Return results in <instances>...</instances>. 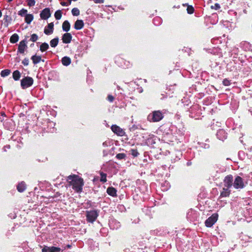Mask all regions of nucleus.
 <instances>
[{"label":"nucleus","instance_id":"nucleus-45","mask_svg":"<svg viewBox=\"0 0 252 252\" xmlns=\"http://www.w3.org/2000/svg\"><path fill=\"white\" fill-rule=\"evenodd\" d=\"M2 16V13L1 12V11L0 10V18Z\"/></svg>","mask_w":252,"mask_h":252},{"label":"nucleus","instance_id":"nucleus-13","mask_svg":"<svg viewBox=\"0 0 252 252\" xmlns=\"http://www.w3.org/2000/svg\"><path fill=\"white\" fill-rule=\"evenodd\" d=\"M54 24L53 23H49L47 27H45L44 32L47 35H50L53 32Z\"/></svg>","mask_w":252,"mask_h":252},{"label":"nucleus","instance_id":"nucleus-2","mask_svg":"<svg viewBox=\"0 0 252 252\" xmlns=\"http://www.w3.org/2000/svg\"><path fill=\"white\" fill-rule=\"evenodd\" d=\"M99 215V211L97 210L86 211V217L87 222L93 223L96 220Z\"/></svg>","mask_w":252,"mask_h":252},{"label":"nucleus","instance_id":"nucleus-44","mask_svg":"<svg viewBox=\"0 0 252 252\" xmlns=\"http://www.w3.org/2000/svg\"><path fill=\"white\" fill-rule=\"evenodd\" d=\"M1 116H5V114L4 112H1Z\"/></svg>","mask_w":252,"mask_h":252},{"label":"nucleus","instance_id":"nucleus-41","mask_svg":"<svg viewBox=\"0 0 252 252\" xmlns=\"http://www.w3.org/2000/svg\"><path fill=\"white\" fill-rule=\"evenodd\" d=\"M95 3H102L104 2V0H94Z\"/></svg>","mask_w":252,"mask_h":252},{"label":"nucleus","instance_id":"nucleus-12","mask_svg":"<svg viewBox=\"0 0 252 252\" xmlns=\"http://www.w3.org/2000/svg\"><path fill=\"white\" fill-rule=\"evenodd\" d=\"M27 47V46L26 41L25 40H22L19 43L18 51L20 53L23 54Z\"/></svg>","mask_w":252,"mask_h":252},{"label":"nucleus","instance_id":"nucleus-20","mask_svg":"<svg viewBox=\"0 0 252 252\" xmlns=\"http://www.w3.org/2000/svg\"><path fill=\"white\" fill-rule=\"evenodd\" d=\"M33 19V16L31 14H26L25 21L26 23L30 24Z\"/></svg>","mask_w":252,"mask_h":252},{"label":"nucleus","instance_id":"nucleus-32","mask_svg":"<svg viewBox=\"0 0 252 252\" xmlns=\"http://www.w3.org/2000/svg\"><path fill=\"white\" fill-rule=\"evenodd\" d=\"M27 10L25 9H22L20 11H19V15H21V16H24L26 15V14H28L27 13Z\"/></svg>","mask_w":252,"mask_h":252},{"label":"nucleus","instance_id":"nucleus-24","mask_svg":"<svg viewBox=\"0 0 252 252\" xmlns=\"http://www.w3.org/2000/svg\"><path fill=\"white\" fill-rule=\"evenodd\" d=\"M100 181L103 183L107 181V174L103 172L100 173Z\"/></svg>","mask_w":252,"mask_h":252},{"label":"nucleus","instance_id":"nucleus-8","mask_svg":"<svg viewBox=\"0 0 252 252\" xmlns=\"http://www.w3.org/2000/svg\"><path fill=\"white\" fill-rule=\"evenodd\" d=\"M111 129L115 134L119 136H123L126 133L124 129L116 125H112Z\"/></svg>","mask_w":252,"mask_h":252},{"label":"nucleus","instance_id":"nucleus-22","mask_svg":"<svg viewBox=\"0 0 252 252\" xmlns=\"http://www.w3.org/2000/svg\"><path fill=\"white\" fill-rule=\"evenodd\" d=\"M19 40V36L16 33L13 34L10 38V41L11 43H15L17 42Z\"/></svg>","mask_w":252,"mask_h":252},{"label":"nucleus","instance_id":"nucleus-40","mask_svg":"<svg viewBox=\"0 0 252 252\" xmlns=\"http://www.w3.org/2000/svg\"><path fill=\"white\" fill-rule=\"evenodd\" d=\"M107 99L110 102H112L114 99V97L113 95H108Z\"/></svg>","mask_w":252,"mask_h":252},{"label":"nucleus","instance_id":"nucleus-6","mask_svg":"<svg viewBox=\"0 0 252 252\" xmlns=\"http://www.w3.org/2000/svg\"><path fill=\"white\" fill-rule=\"evenodd\" d=\"M223 186L229 188L233 186V177L231 174L226 176L223 180Z\"/></svg>","mask_w":252,"mask_h":252},{"label":"nucleus","instance_id":"nucleus-42","mask_svg":"<svg viewBox=\"0 0 252 252\" xmlns=\"http://www.w3.org/2000/svg\"><path fill=\"white\" fill-rule=\"evenodd\" d=\"M61 5H62V6H68V4H67L66 2H63V1L61 2ZM69 4H70L69 3Z\"/></svg>","mask_w":252,"mask_h":252},{"label":"nucleus","instance_id":"nucleus-37","mask_svg":"<svg viewBox=\"0 0 252 252\" xmlns=\"http://www.w3.org/2000/svg\"><path fill=\"white\" fill-rule=\"evenodd\" d=\"M223 84L224 86H228L230 84V82L228 79H225L223 81Z\"/></svg>","mask_w":252,"mask_h":252},{"label":"nucleus","instance_id":"nucleus-19","mask_svg":"<svg viewBox=\"0 0 252 252\" xmlns=\"http://www.w3.org/2000/svg\"><path fill=\"white\" fill-rule=\"evenodd\" d=\"M62 62L63 65L68 66L71 63V59L68 57H64L62 58Z\"/></svg>","mask_w":252,"mask_h":252},{"label":"nucleus","instance_id":"nucleus-28","mask_svg":"<svg viewBox=\"0 0 252 252\" xmlns=\"http://www.w3.org/2000/svg\"><path fill=\"white\" fill-rule=\"evenodd\" d=\"M10 71L8 69H5L2 70L0 73V75L2 77H5L9 75Z\"/></svg>","mask_w":252,"mask_h":252},{"label":"nucleus","instance_id":"nucleus-35","mask_svg":"<svg viewBox=\"0 0 252 252\" xmlns=\"http://www.w3.org/2000/svg\"><path fill=\"white\" fill-rule=\"evenodd\" d=\"M4 20H5V22L7 23V26L8 23H9L11 20V18L8 15H5V16H4Z\"/></svg>","mask_w":252,"mask_h":252},{"label":"nucleus","instance_id":"nucleus-1","mask_svg":"<svg viewBox=\"0 0 252 252\" xmlns=\"http://www.w3.org/2000/svg\"><path fill=\"white\" fill-rule=\"evenodd\" d=\"M68 185L71 186L72 189L77 193L83 191V187L84 185L83 179L76 174H72L67 178Z\"/></svg>","mask_w":252,"mask_h":252},{"label":"nucleus","instance_id":"nucleus-21","mask_svg":"<svg viewBox=\"0 0 252 252\" xmlns=\"http://www.w3.org/2000/svg\"><path fill=\"white\" fill-rule=\"evenodd\" d=\"M31 59L34 64H37L41 61V58L40 56L34 55L32 57Z\"/></svg>","mask_w":252,"mask_h":252},{"label":"nucleus","instance_id":"nucleus-17","mask_svg":"<svg viewBox=\"0 0 252 252\" xmlns=\"http://www.w3.org/2000/svg\"><path fill=\"white\" fill-rule=\"evenodd\" d=\"M84 27L83 21L81 20H77L74 24V28L76 30H81Z\"/></svg>","mask_w":252,"mask_h":252},{"label":"nucleus","instance_id":"nucleus-27","mask_svg":"<svg viewBox=\"0 0 252 252\" xmlns=\"http://www.w3.org/2000/svg\"><path fill=\"white\" fill-rule=\"evenodd\" d=\"M62 11L60 10L56 11L55 13V17L57 20H60L62 18Z\"/></svg>","mask_w":252,"mask_h":252},{"label":"nucleus","instance_id":"nucleus-18","mask_svg":"<svg viewBox=\"0 0 252 252\" xmlns=\"http://www.w3.org/2000/svg\"><path fill=\"white\" fill-rule=\"evenodd\" d=\"M63 30V31L68 32L70 30V25L69 22L67 20L65 21L62 26Z\"/></svg>","mask_w":252,"mask_h":252},{"label":"nucleus","instance_id":"nucleus-10","mask_svg":"<svg viewBox=\"0 0 252 252\" xmlns=\"http://www.w3.org/2000/svg\"><path fill=\"white\" fill-rule=\"evenodd\" d=\"M61 251V249L60 248L54 246H44L42 249V252H60Z\"/></svg>","mask_w":252,"mask_h":252},{"label":"nucleus","instance_id":"nucleus-29","mask_svg":"<svg viewBox=\"0 0 252 252\" xmlns=\"http://www.w3.org/2000/svg\"><path fill=\"white\" fill-rule=\"evenodd\" d=\"M130 152L134 157H137L139 154L136 149H131Z\"/></svg>","mask_w":252,"mask_h":252},{"label":"nucleus","instance_id":"nucleus-16","mask_svg":"<svg viewBox=\"0 0 252 252\" xmlns=\"http://www.w3.org/2000/svg\"><path fill=\"white\" fill-rule=\"evenodd\" d=\"M27 188V185L24 182H21L17 186V189L20 192H24Z\"/></svg>","mask_w":252,"mask_h":252},{"label":"nucleus","instance_id":"nucleus-43","mask_svg":"<svg viewBox=\"0 0 252 252\" xmlns=\"http://www.w3.org/2000/svg\"><path fill=\"white\" fill-rule=\"evenodd\" d=\"M218 133H221V134H222V133H224L225 132H224V130H220V131H219V132H218Z\"/></svg>","mask_w":252,"mask_h":252},{"label":"nucleus","instance_id":"nucleus-46","mask_svg":"<svg viewBox=\"0 0 252 252\" xmlns=\"http://www.w3.org/2000/svg\"><path fill=\"white\" fill-rule=\"evenodd\" d=\"M67 247L68 248H70L71 247V246H70V245H68L67 246Z\"/></svg>","mask_w":252,"mask_h":252},{"label":"nucleus","instance_id":"nucleus-33","mask_svg":"<svg viewBox=\"0 0 252 252\" xmlns=\"http://www.w3.org/2000/svg\"><path fill=\"white\" fill-rule=\"evenodd\" d=\"M38 39V36L37 34L33 33L31 35L30 40L32 42H35Z\"/></svg>","mask_w":252,"mask_h":252},{"label":"nucleus","instance_id":"nucleus-39","mask_svg":"<svg viewBox=\"0 0 252 252\" xmlns=\"http://www.w3.org/2000/svg\"><path fill=\"white\" fill-rule=\"evenodd\" d=\"M211 7L212 8L217 10L220 8V5L218 3H216L214 6H212Z\"/></svg>","mask_w":252,"mask_h":252},{"label":"nucleus","instance_id":"nucleus-4","mask_svg":"<svg viewBox=\"0 0 252 252\" xmlns=\"http://www.w3.org/2000/svg\"><path fill=\"white\" fill-rule=\"evenodd\" d=\"M245 187L243 179L239 176H237L235 179H233V187L234 189H242Z\"/></svg>","mask_w":252,"mask_h":252},{"label":"nucleus","instance_id":"nucleus-36","mask_svg":"<svg viewBox=\"0 0 252 252\" xmlns=\"http://www.w3.org/2000/svg\"><path fill=\"white\" fill-rule=\"evenodd\" d=\"M188 13L192 14L193 12V8L192 6H188L187 8Z\"/></svg>","mask_w":252,"mask_h":252},{"label":"nucleus","instance_id":"nucleus-30","mask_svg":"<svg viewBox=\"0 0 252 252\" xmlns=\"http://www.w3.org/2000/svg\"><path fill=\"white\" fill-rule=\"evenodd\" d=\"M71 13L73 16H78L80 14V11L77 8H73L71 10Z\"/></svg>","mask_w":252,"mask_h":252},{"label":"nucleus","instance_id":"nucleus-15","mask_svg":"<svg viewBox=\"0 0 252 252\" xmlns=\"http://www.w3.org/2000/svg\"><path fill=\"white\" fill-rule=\"evenodd\" d=\"M107 193L110 196L112 197H117V189L112 187H108L107 189L106 190Z\"/></svg>","mask_w":252,"mask_h":252},{"label":"nucleus","instance_id":"nucleus-47","mask_svg":"<svg viewBox=\"0 0 252 252\" xmlns=\"http://www.w3.org/2000/svg\"><path fill=\"white\" fill-rule=\"evenodd\" d=\"M12 0H8V1H12Z\"/></svg>","mask_w":252,"mask_h":252},{"label":"nucleus","instance_id":"nucleus-38","mask_svg":"<svg viewBox=\"0 0 252 252\" xmlns=\"http://www.w3.org/2000/svg\"><path fill=\"white\" fill-rule=\"evenodd\" d=\"M29 59L26 58V59H24L23 61H22V63L24 65H28L29 64Z\"/></svg>","mask_w":252,"mask_h":252},{"label":"nucleus","instance_id":"nucleus-3","mask_svg":"<svg viewBox=\"0 0 252 252\" xmlns=\"http://www.w3.org/2000/svg\"><path fill=\"white\" fill-rule=\"evenodd\" d=\"M163 115L160 111H154L148 116V119L152 122H158L161 120Z\"/></svg>","mask_w":252,"mask_h":252},{"label":"nucleus","instance_id":"nucleus-9","mask_svg":"<svg viewBox=\"0 0 252 252\" xmlns=\"http://www.w3.org/2000/svg\"><path fill=\"white\" fill-rule=\"evenodd\" d=\"M231 194L230 188L228 187H223L220 195V198L228 197Z\"/></svg>","mask_w":252,"mask_h":252},{"label":"nucleus","instance_id":"nucleus-14","mask_svg":"<svg viewBox=\"0 0 252 252\" xmlns=\"http://www.w3.org/2000/svg\"><path fill=\"white\" fill-rule=\"evenodd\" d=\"M72 39V35L70 33H65L62 36V40L64 43H69Z\"/></svg>","mask_w":252,"mask_h":252},{"label":"nucleus","instance_id":"nucleus-25","mask_svg":"<svg viewBox=\"0 0 252 252\" xmlns=\"http://www.w3.org/2000/svg\"><path fill=\"white\" fill-rule=\"evenodd\" d=\"M49 48V45L47 43H43L40 46V50L43 52Z\"/></svg>","mask_w":252,"mask_h":252},{"label":"nucleus","instance_id":"nucleus-7","mask_svg":"<svg viewBox=\"0 0 252 252\" xmlns=\"http://www.w3.org/2000/svg\"><path fill=\"white\" fill-rule=\"evenodd\" d=\"M33 79L30 77H26L21 80V84L23 88H27L33 84Z\"/></svg>","mask_w":252,"mask_h":252},{"label":"nucleus","instance_id":"nucleus-31","mask_svg":"<svg viewBox=\"0 0 252 252\" xmlns=\"http://www.w3.org/2000/svg\"><path fill=\"white\" fill-rule=\"evenodd\" d=\"M126 157V155L124 153H119L117 154L116 158L118 159H123L125 158Z\"/></svg>","mask_w":252,"mask_h":252},{"label":"nucleus","instance_id":"nucleus-23","mask_svg":"<svg viewBox=\"0 0 252 252\" xmlns=\"http://www.w3.org/2000/svg\"><path fill=\"white\" fill-rule=\"evenodd\" d=\"M59 42V38L56 37L50 41V44L52 47H55L57 46Z\"/></svg>","mask_w":252,"mask_h":252},{"label":"nucleus","instance_id":"nucleus-34","mask_svg":"<svg viewBox=\"0 0 252 252\" xmlns=\"http://www.w3.org/2000/svg\"><path fill=\"white\" fill-rule=\"evenodd\" d=\"M35 1L34 0H28V5L29 6H32L35 5Z\"/></svg>","mask_w":252,"mask_h":252},{"label":"nucleus","instance_id":"nucleus-5","mask_svg":"<svg viewBox=\"0 0 252 252\" xmlns=\"http://www.w3.org/2000/svg\"><path fill=\"white\" fill-rule=\"evenodd\" d=\"M219 215L217 213H214L209 217L205 221V226L207 227H212L218 219Z\"/></svg>","mask_w":252,"mask_h":252},{"label":"nucleus","instance_id":"nucleus-26","mask_svg":"<svg viewBox=\"0 0 252 252\" xmlns=\"http://www.w3.org/2000/svg\"><path fill=\"white\" fill-rule=\"evenodd\" d=\"M21 76L20 72L18 70H15L13 73V78L15 80H18Z\"/></svg>","mask_w":252,"mask_h":252},{"label":"nucleus","instance_id":"nucleus-11","mask_svg":"<svg viewBox=\"0 0 252 252\" xmlns=\"http://www.w3.org/2000/svg\"><path fill=\"white\" fill-rule=\"evenodd\" d=\"M40 18L43 20H47L51 16L50 9L46 8L44 9L40 14Z\"/></svg>","mask_w":252,"mask_h":252}]
</instances>
